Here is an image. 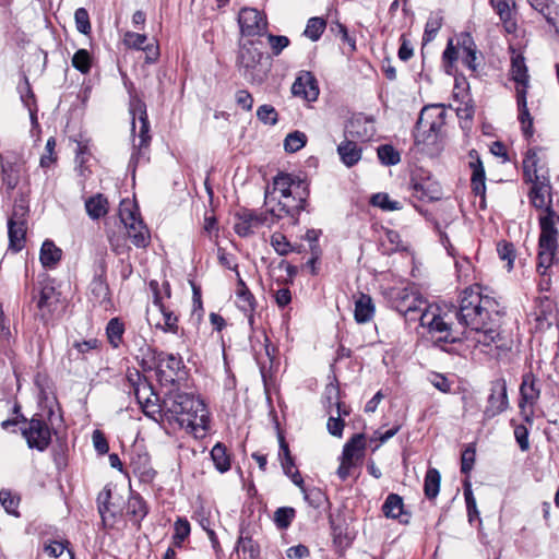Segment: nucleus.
Masks as SVG:
<instances>
[{
	"label": "nucleus",
	"mask_w": 559,
	"mask_h": 559,
	"mask_svg": "<svg viewBox=\"0 0 559 559\" xmlns=\"http://www.w3.org/2000/svg\"><path fill=\"white\" fill-rule=\"evenodd\" d=\"M492 8L499 15L504 29L508 33H513L516 29L514 21L515 1L514 0H490Z\"/></svg>",
	"instance_id": "obj_25"
},
{
	"label": "nucleus",
	"mask_w": 559,
	"mask_h": 559,
	"mask_svg": "<svg viewBox=\"0 0 559 559\" xmlns=\"http://www.w3.org/2000/svg\"><path fill=\"white\" fill-rule=\"evenodd\" d=\"M100 343L97 338H88L83 341H75L72 344L73 349L78 352V354L85 355L93 350H98Z\"/></svg>",
	"instance_id": "obj_62"
},
{
	"label": "nucleus",
	"mask_w": 559,
	"mask_h": 559,
	"mask_svg": "<svg viewBox=\"0 0 559 559\" xmlns=\"http://www.w3.org/2000/svg\"><path fill=\"white\" fill-rule=\"evenodd\" d=\"M366 450L365 437L361 433L353 436L344 445L340 457V466L336 471L337 476L345 480L352 469L360 465Z\"/></svg>",
	"instance_id": "obj_9"
},
{
	"label": "nucleus",
	"mask_w": 559,
	"mask_h": 559,
	"mask_svg": "<svg viewBox=\"0 0 559 559\" xmlns=\"http://www.w3.org/2000/svg\"><path fill=\"white\" fill-rule=\"evenodd\" d=\"M25 213L26 209L23 205H16L8 221L9 248L14 252L22 250L25 243L26 225L23 219Z\"/></svg>",
	"instance_id": "obj_18"
},
{
	"label": "nucleus",
	"mask_w": 559,
	"mask_h": 559,
	"mask_svg": "<svg viewBox=\"0 0 559 559\" xmlns=\"http://www.w3.org/2000/svg\"><path fill=\"white\" fill-rule=\"evenodd\" d=\"M393 302L395 309L405 317H409V319H414L412 317L413 313L421 312L425 310V300L420 297V295L411 289L403 288L396 290L393 297Z\"/></svg>",
	"instance_id": "obj_19"
},
{
	"label": "nucleus",
	"mask_w": 559,
	"mask_h": 559,
	"mask_svg": "<svg viewBox=\"0 0 559 559\" xmlns=\"http://www.w3.org/2000/svg\"><path fill=\"white\" fill-rule=\"evenodd\" d=\"M123 332H124V328H123V324L119 321V319L114 318L108 322L107 328H106V334H107L109 343L114 347L119 346V344L122 340Z\"/></svg>",
	"instance_id": "obj_44"
},
{
	"label": "nucleus",
	"mask_w": 559,
	"mask_h": 559,
	"mask_svg": "<svg viewBox=\"0 0 559 559\" xmlns=\"http://www.w3.org/2000/svg\"><path fill=\"white\" fill-rule=\"evenodd\" d=\"M241 34L247 37L261 36L266 33L265 15L254 8H243L238 14Z\"/></svg>",
	"instance_id": "obj_15"
},
{
	"label": "nucleus",
	"mask_w": 559,
	"mask_h": 559,
	"mask_svg": "<svg viewBox=\"0 0 559 559\" xmlns=\"http://www.w3.org/2000/svg\"><path fill=\"white\" fill-rule=\"evenodd\" d=\"M382 512L389 519H401L404 514L402 497L396 493H390L382 506Z\"/></svg>",
	"instance_id": "obj_33"
},
{
	"label": "nucleus",
	"mask_w": 559,
	"mask_h": 559,
	"mask_svg": "<svg viewBox=\"0 0 559 559\" xmlns=\"http://www.w3.org/2000/svg\"><path fill=\"white\" fill-rule=\"evenodd\" d=\"M441 476L437 468H429L425 476L424 492L428 499H435L440 490Z\"/></svg>",
	"instance_id": "obj_36"
},
{
	"label": "nucleus",
	"mask_w": 559,
	"mask_h": 559,
	"mask_svg": "<svg viewBox=\"0 0 559 559\" xmlns=\"http://www.w3.org/2000/svg\"><path fill=\"white\" fill-rule=\"evenodd\" d=\"M341 160L347 166L352 167L357 164L361 158V148L356 142L345 141L337 147Z\"/></svg>",
	"instance_id": "obj_32"
},
{
	"label": "nucleus",
	"mask_w": 559,
	"mask_h": 559,
	"mask_svg": "<svg viewBox=\"0 0 559 559\" xmlns=\"http://www.w3.org/2000/svg\"><path fill=\"white\" fill-rule=\"evenodd\" d=\"M374 316V305L370 296L360 294L355 301L354 318L357 323H367Z\"/></svg>",
	"instance_id": "obj_28"
},
{
	"label": "nucleus",
	"mask_w": 559,
	"mask_h": 559,
	"mask_svg": "<svg viewBox=\"0 0 559 559\" xmlns=\"http://www.w3.org/2000/svg\"><path fill=\"white\" fill-rule=\"evenodd\" d=\"M119 217L132 243L138 248H146L151 242V235L132 201L124 199L120 202Z\"/></svg>",
	"instance_id": "obj_4"
},
{
	"label": "nucleus",
	"mask_w": 559,
	"mask_h": 559,
	"mask_svg": "<svg viewBox=\"0 0 559 559\" xmlns=\"http://www.w3.org/2000/svg\"><path fill=\"white\" fill-rule=\"evenodd\" d=\"M456 318L468 329L466 338L480 352L500 358L512 349L513 340L502 328L503 312L499 302L483 294L479 286L463 290Z\"/></svg>",
	"instance_id": "obj_1"
},
{
	"label": "nucleus",
	"mask_w": 559,
	"mask_h": 559,
	"mask_svg": "<svg viewBox=\"0 0 559 559\" xmlns=\"http://www.w3.org/2000/svg\"><path fill=\"white\" fill-rule=\"evenodd\" d=\"M542 151L543 150L539 147H532L527 150L525 154L523 159V174L527 182L547 177L545 174H539L543 168L540 166L542 158L539 156Z\"/></svg>",
	"instance_id": "obj_24"
},
{
	"label": "nucleus",
	"mask_w": 559,
	"mask_h": 559,
	"mask_svg": "<svg viewBox=\"0 0 559 559\" xmlns=\"http://www.w3.org/2000/svg\"><path fill=\"white\" fill-rule=\"evenodd\" d=\"M72 66L82 73L91 69V55L86 49H79L72 57Z\"/></svg>",
	"instance_id": "obj_52"
},
{
	"label": "nucleus",
	"mask_w": 559,
	"mask_h": 559,
	"mask_svg": "<svg viewBox=\"0 0 559 559\" xmlns=\"http://www.w3.org/2000/svg\"><path fill=\"white\" fill-rule=\"evenodd\" d=\"M445 111L440 105L426 106L420 111L415 130V141L425 142L436 135L444 124Z\"/></svg>",
	"instance_id": "obj_8"
},
{
	"label": "nucleus",
	"mask_w": 559,
	"mask_h": 559,
	"mask_svg": "<svg viewBox=\"0 0 559 559\" xmlns=\"http://www.w3.org/2000/svg\"><path fill=\"white\" fill-rule=\"evenodd\" d=\"M526 95L523 90L516 95V104L519 109V120L522 124L523 132L526 135L532 134L533 118L527 108Z\"/></svg>",
	"instance_id": "obj_34"
},
{
	"label": "nucleus",
	"mask_w": 559,
	"mask_h": 559,
	"mask_svg": "<svg viewBox=\"0 0 559 559\" xmlns=\"http://www.w3.org/2000/svg\"><path fill=\"white\" fill-rule=\"evenodd\" d=\"M127 513L134 518L139 524L141 520L147 514L146 506L143 499L139 496H133L128 500Z\"/></svg>",
	"instance_id": "obj_41"
},
{
	"label": "nucleus",
	"mask_w": 559,
	"mask_h": 559,
	"mask_svg": "<svg viewBox=\"0 0 559 559\" xmlns=\"http://www.w3.org/2000/svg\"><path fill=\"white\" fill-rule=\"evenodd\" d=\"M147 37L143 34H138L134 32H127L123 36V44L133 49H143L145 50L147 47H144Z\"/></svg>",
	"instance_id": "obj_58"
},
{
	"label": "nucleus",
	"mask_w": 559,
	"mask_h": 559,
	"mask_svg": "<svg viewBox=\"0 0 559 559\" xmlns=\"http://www.w3.org/2000/svg\"><path fill=\"white\" fill-rule=\"evenodd\" d=\"M147 321L151 325H155L164 332L177 333L178 331V318L162 304L157 294L152 308L147 310Z\"/></svg>",
	"instance_id": "obj_16"
},
{
	"label": "nucleus",
	"mask_w": 559,
	"mask_h": 559,
	"mask_svg": "<svg viewBox=\"0 0 559 559\" xmlns=\"http://www.w3.org/2000/svg\"><path fill=\"white\" fill-rule=\"evenodd\" d=\"M56 140L55 138H49L46 142L45 151L46 153L41 155L39 164L43 168L50 167L56 162L55 155Z\"/></svg>",
	"instance_id": "obj_60"
},
{
	"label": "nucleus",
	"mask_w": 559,
	"mask_h": 559,
	"mask_svg": "<svg viewBox=\"0 0 559 559\" xmlns=\"http://www.w3.org/2000/svg\"><path fill=\"white\" fill-rule=\"evenodd\" d=\"M540 392L539 379L533 372L524 373L520 385L519 408L527 424H533L534 407L540 397Z\"/></svg>",
	"instance_id": "obj_7"
},
{
	"label": "nucleus",
	"mask_w": 559,
	"mask_h": 559,
	"mask_svg": "<svg viewBox=\"0 0 559 559\" xmlns=\"http://www.w3.org/2000/svg\"><path fill=\"white\" fill-rule=\"evenodd\" d=\"M62 251L51 240H45L40 248L39 260L44 267L53 269L61 260Z\"/></svg>",
	"instance_id": "obj_30"
},
{
	"label": "nucleus",
	"mask_w": 559,
	"mask_h": 559,
	"mask_svg": "<svg viewBox=\"0 0 559 559\" xmlns=\"http://www.w3.org/2000/svg\"><path fill=\"white\" fill-rule=\"evenodd\" d=\"M130 467L132 468V472L135 475H138L143 481L153 480L156 474L151 464V459L147 453H136L132 455Z\"/></svg>",
	"instance_id": "obj_26"
},
{
	"label": "nucleus",
	"mask_w": 559,
	"mask_h": 559,
	"mask_svg": "<svg viewBox=\"0 0 559 559\" xmlns=\"http://www.w3.org/2000/svg\"><path fill=\"white\" fill-rule=\"evenodd\" d=\"M509 406L507 383L504 380H497L492 383L491 393L488 397V405L484 412L486 418H492Z\"/></svg>",
	"instance_id": "obj_21"
},
{
	"label": "nucleus",
	"mask_w": 559,
	"mask_h": 559,
	"mask_svg": "<svg viewBox=\"0 0 559 559\" xmlns=\"http://www.w3.org/2000/svg\"><path fill=\"white\" fill-rule=\"evenodd\" d=\"M261 52L252 46L243 45L239 50V67L243 71V76L252 83H261L266 75V70L261 66Z\"/></svg>",
	"instance_id": "obj_13"
},
{
	"label": "nucleus",
	"mask_w": 559,
	"mask_h": 559,
	"mask_svg": "<svg viewBox=\"0 0 559 559\" xmlns=\"http://www.w3.org/2000/svg\"><path fill=\"white\" fill-rule=\"evenodd\" d=\"M0 502L4 510L12 515L17 516V507H19V499L13 496L10 491L1 490L0 491Z\"/></svg>",
	"instance_id": "obj_57"
},
{
	"label": "nucleus",
	"mask_w": 559,
	"mask_h": 559,
	"mask_svg": "<svg viewBox=\"0 0 559 559\" xmlns=\"http://www.w3.org/2000/svg\"><path fill=\"white\" fill-rule=\"evenodd\" d=\"M469 165L472 168V189L475 194L483 195L486 190V177L483 163L479 158H477L475 162H471Z\"/></svg>",
	"instance_id": "obj_35"
},
{
	"label": "nucleus",
	"mask_w": 559,
	"mask_h": 559,
	"mask_svg": "<svg viewBox=\"0 0 559 559\" xmlns=\"http://www.w3.org/2000/svg\"><path fill=\"white\" fill-rule=\"evenodd\" d=\"M28 448L45 451L51 442V429L41 418L34 416L21 428Z\"/></svg>",
	"instance_id": "obj_12"
},
{
	"label": "nucleus",
	"mask_w": 559,
	"mask_h": 559,
	"mask_svg": "<svg viewBox=\"0 0 559 559\" xmlns=\"http://www.w3.org/2000/svg\"><path fill=\"white\" fill-rule=\"evenodd\" d=\"M84 205L88 217L93 221L104 217L109 211V202L102 193L87 198Z\"/></svg>",
	"instance_id": "obj_27"
},
{
	"label": "nucleus",
	"mask_w": 559,
	"mask_h": 559,
	"mask_svg": "<svg viewBox=\"0 0 559 559\" xmlns=\"http://www.w3.org/2000/svg\"><path fill=\"white\" fill-rule=\"evenodd\" d=\"M371 204L373 206H378L384 211H396V210H401L402 206L400 204V202L397 201H392L390 198H389V194L386 193H376L372 195L371 198Z\"/></svg>",
	"instance_id": "obj_50"
},
{
	"label": "nucleus",
	"mask_w": 559,
	"mask_h": 559,
	"mask_svg": "<svg viewBox=\"0 0 559 559\" xmlns=\"http://www.w3.org/2000/svg\"><path fill=\"white\" fill-rule=\"evenodd\" d=\"M326 27V21L323 17L314 16L308 20L304 35L312 41H317Z\"/></svg>",
	"instance_id": "obj_39"
},
{
	"label": "nucleus",
	"mask_w": 559,
	"mask_h": 559,
	"mask_svg": "<svg viewBox=\"0 0 559 559\" xmlns=\"http://www.w3.org/2000/svg\"><path fill=\"white\" fill-rule=\"evenodd\" d=\"M532 187L528 192V198L532 205L542 211L539 215V225L542 226V219H550L551 226L555 227L559 216L556 215L552 209V193L549 177L539 178L531 181Z\"/></svg>",
	"instance_id": "obj_6"
},
{
	"label": "nucleus",
	"mask_w": 559,
	"mask_h": 559,
	"mask_svg": "<svg viewBox=\"0 0 559 559\" xmlns=\"http://www.w3.org/2000/svg\"><path fill=\"white\" fill-rule=\"evenodd\" d=\"M307 143V136L304 132L294 131L286 135L284 140V148L288 153H295L301 150Z\"/></svg>",
	"instance_id": "obj_43"
},
{
	"label": "nucleus",
	"mask_w": 559,
	"mask_h": 559,
	"mask_svg": "<svg viewBox=\"0 0 559 559\" xmlns=\"http://www.w3.org/2000/svg\"><path fill=\"white\" fill-rule=\"evenodd\" d=\"M273 223L274 219L269 222L266 214H257L250 210H241L235 214L234 230L240 237H248L262 226H270Z\"/></svg>",
	"instance_id": "obj_14"
},
{
	"label": "nucleus",
	"mask_w": 559,
	"mask_h": 559,
	"mask_svg": "<svg viewBox=\"0 0 559 559\" xmlns=\"http://www.w3.org/2000/svg\"><path fill=\"white\" fill-rule=\"evenodd\" d=\"M300 188L301 181H296L288 174H278L273 179L272 190L265 192V205L271 216L280 219L299 214L305 203L304 195L297 191Z\"/></svg>",
	"instance_id": "obj_3"
},
{
	"label": "nucleus",
	"mask_w": 559,
	"mask_h": 559,
	"mask_svg": "<svg viewBox=\"0 0 559 559\" xmlns=\"http://www.w3.org/2000/svg\"><path fill=\"white\" fill-rule=\"evenodd\" d=\"M165 415L195 438H203L210 427L209 411L204 402L192 394L170 392L164 399Z\"/></svg>",
	"instance_id": "obj_2"
},
{
	"label": "nucleus",
	"mask_w": 559,
	"mask_h": 559,
	"mask_svg": "<svg viewBox=\"0 0 559 559\" xmlns=\"http://www.w3.org/2000/svg\"><path fill=\"white\" fill-rule=\"evenodd\" d=\"M181 366V359L173 354H160L158 356V367L160 369L166 368L171 372L179 370Z\"/></svg>",
	"instance_id": "obj_61"
},
{
	"label": "nucleus",
	"mask_w": 559,
	"mask_h": 559,
	"mask_svg": "<svg viewBox=\"0 0 559 559\" xmlns=\"http://www.w3.org/2000/svg\"><path fill=\"white\" fill-rule=\"evenodd\" d=\"M278 441H280L278 456L281 460L283 471L286 475H290L292 469H294L293 456L290 455L288 444L286 443L283 436H280Z\"/></svg>",
	"instance_id": "obj_46"
},
{
	"label": "nucleus",
	"mask_w": 559,
	"mask_h": 559,
	"mask_svg": "<svg viewBox=\"0 0 559 559\" xmlns=\"http://www.w3.org/2000/svg\"><path fill=\"white\" fill-rule=\"evenodd\" d=\"M381 246L386 253H393L399 250H405L406 246L403 243L401 235L396 230H385Z\"/></svg>",
	"instance_id": "obj_38"
},
{
	"label": "nucleus",
	"mask_w": 559,
	"mask_h": 559,
	"mask_svg": "<svg viewBox=\"0 0 559 559\" xmlns=\"http://www.w3.org/2000/svg\"><path fill=\"white\" fill-rule=\"evenodd\" d=\"M271 246L280 255H286L294 250L287 238L281 233H274L271 237Z\"/></svg>",
	"instance_id": "obj_53"
},
{
	"label": "nucleus",
	"mask_w": 559,
	"mask_h": 559,
	"mask_svg": "<svg viewBox=\"0 0 559 559\" xmlns=\"http://www.w3.org/2000/svg\"><path fill=\"white\" fill-rule=\"evenodd\" d=\"M442 25V17L438 14H431L429 19L427 20L426 26H425V33H424V40L430 41L432 40L438 31L441 28Z\"/></svg>",
	"instance_id": "obj_55"
},
{
	"label": "nucleus",
	"mask_w": 559,
	"mask_h": 559,
	"mask_svg": "<svg viewBox=\"0 0 559 559\" xmlns=\"http://www.w3.org/2000/svg\"><path fill=\"white\" fill-rule=\"evenodd\" d=\"M324 396L328 401L329 420L326 424L329 432L334 437H342L344 421L342 416H347L349 411L340 401V390L336 385L330 383L325 386Z\"/></svg>",
	"instance_id": "obj_11"
},
{
	"label": "nucleus",
	"mask_w": 559,
	"mask_h": 559,
	"mask_svg": "<svg viewBox=\"0 0 559 559\" xmlns=\"http://www.w3.org/2000/svg\"><path fill=\"white\" fill-rule=\"evenodd\" d=\"M57 300L56 289L52 286H45L36 299L37 308L43 312H50L53 302Z\"/></svg>",
	"instance_id": "obj_40"
},
{
	"label": "nucleus",
	"mask_w": 559,
	"mask_h": 559,
	"mask_svg": "<svg viewBox=\"0 0 559 559\" xmlns=\"http://www.w3.org/2000/svg\"><path fill=\"white\" fill-rule=\"evenodd\" d=\"M378 157L384 165H396L401 159L399 152L388 144L378 147Z\"/></svg>",
	"instance_id": "obj_51"
},
{
	"label": "nucleus",
	"mask_w": 559,
	"mask_h": 559,
	"mask_svg": "<svg viewBox=\"0 0 559 559\" xmlns=\"http://www.w3.org/2000/svg\"><path fill=\"white\" fill-rule=\"evenodd\" d=\"M462 62L473 72L476 71V47L469 34H462L460 41Z\"/></svg>",
	"instance_id": "obj_29"
},
{
	"label": "nucleus",
	"mask_w": 559,
	"mask_h": 559,
	"mask_svg": "<svg viewBox=\"0 0 559 559\" xmlns=\"http://www.w3.org/2000/svg\"><path fill=\"white\" fill-rule=\"evenodd\" d=\"M237 278L238 287L236 292V304L238 308L245 313H252L255 307L254 297L246 286L239 273H237Z\"/></svg>",
	"instance_id": "obj_31"
},
{
	"label": "nucleus",
	"mask_w": 559,
	"mask_h": 559,
	"mask_svg": "<svg viewBox=\"0 0 559 559\" xmlns=\"http://www.w3.org/2000/svg\"><path fill=\"white\" fill-rule=\"evenodd\" d=\"M305 499L313 508H321L326 502L324 492L319 488H302Z\"/></svg>",
	"instance_id": "obj_54"
},
{
	"label": "nucleus",
	"mask_w": 559,
	"mask_h": 559,
	"mask_svg": "<svg viewBox=\"0 0 559 559\" xmlns=\"http://www.w3.org/2000/svg\"><path fill=\"white\" fill-rule=\"evenodd\" d=\"M514 437L523 452L530 449L528 429L524 425H516L514 427Z\"/></svg>",
	"instance_id": "obj_64"
},
{
	"label": "nucleus",
	"mask_w": 559,
	"mask_h": 559,
	"mask_svg": "<svg viewBox=\"0 0 559 559\" xmlns=\"http://www.w3.org/2000/svg\"><path fill=\"white\" fill-rule=\"evenodd\" d=\"M135 397L147 417L155 421L162 419L163 413L165 414L164 403H158V396L152 392L150 385H139L135 389Z\"/></svg>",
	"instance_id": "obj_20"
},
{
	"label": "nucleus",
	"mask_w": 559,
	"mask_h": 559,
	"mask_svg": "<svg viewBox=\"0 0 559 559\" xmlns=\"http://www.w3.org/2000/svg\"><path fill=\"white\" fill-rule=\"evenodd\" d=\"M497 252L500 258V260L506 261V267L508 271H511L513 269V263L515 259V250L512 243L510 242H499L497 245Z\"/></svg>",
	"instance_id": "obj_48"
},
{
	"label": "nucleus",
	"mask_w": 559,
	"mask_h": 559,
	"mask_svg": "<svg viewBox=\"0 0 559 559\" xmlns=\"http://www.w3.org/2000/svg\"><path fill=\"white\" fill-rule=\"evenodd\" d=\"M295 518V510L289 507L278 508L274 513V522L281 530L287 528Z\"/></svg>",
	"instance_id": "obj_47"
},
{
	"label": "nucleus",
	"mask_w": 559,
	"mask_h": 559,
	"mask_svg": "<svg viewBox=\"0 0 559 559\" xmlns=\"http://www.w3.org/2000/svg\"><path fill=\"white\" fill-rule=\"evenodd\" d=\"M74 19L78 31L84 35H87L91 32L88 12L84 8H79L74 13Z\"/></svg>",
	"instance_id": "obj_59"
},
{
	"label": "nucleus",
	"mask_w": 559,
	"mask_h": 559,
	"mask_svg": "<svg viewBox=\"0 0 559 559\" xmlns=\"http://www.w3.org/2000/svg\"><path fill=\"white\" fill-rule=\"evenodd\" d=\"M292 93L307 102L316 100L319 96L317 80L310 72L300 74L292 85Z\"/></svg>",
	"instance_id": "obj_22"
},
{
	"label": "nucleus",
	"mask_w": 559,
	"mask_h": 559,
	"mask_svg": "<svg viewBox=\"0 0 559 559\" xmlns=\"http://www.w3.org/2000/svg\"><path fill=\"white\" fill-rule=\"evenodd\" d=\"M190 524L187 519L178 518L174 524L173 543L180 547L185 539L190 535Z\"/></svg>",
	"instance_id": "obj_45"
},
{
	"label": "nucleus",
	"mask_w": 559,
	"mask_h": 559,
	"mask_svg": "<svg viewBox=\"0 0 559 559\" xmlns=\"http://www.w3.org/2000/svg\"><path fill=\"white\" fill-rule=\"evenodd\" d=\"M419 321L420 324L427 326L431 333L440 334V336H438L439 341H455L451 334L448 322L439 314V308L437 306L425 307V310L419 316Z\"/></svg>",
	"instance_id": "obj_17"
},
{
	"label": "nucleus",
	"mask_w": 559,
	"mask_h": 559,
	"mask_svg": "<svg viewBox=\"0 0 559 559\" xmlns=\"http://www.w3.org/2000/svg\"><path fill=\"white\" fill-rule=\"evenodd\" d=\"M556 227L551 226L550 219L546 217L542 219V228L539 236V252L537 271L540 275H545L546 271L551 266L557 251Z\"/></svg>",
	"instance_id": "obj_10"
},
{
	"label": "nucleus",
	"mask_w": 559,
	"mask_h": 559,
	"mask_svg": "<svg viewBox=\"0 0 559 559\" xmlns=\"http://www.w3.org/2000/svg\"><path fill=\"white\" fill-rule=\"evenodd\" d=\"M130 114L132 115V133L134 135L133 146L138 150L131 157V163H139L142 156V150L148 146L151 136L150 123L147 119L146 106L141 99H133L130 104Z\"/></svg>",
	"instance_id": "obj_5"
},
{
	"label": "nucleus",
	"mask_w": 559,
	"mask_h": 559,
	"mask_svg": "<svg viewBox=\"0 0 559 559\" xmlns=\"http://www.w3.org/2000/svg\"><path fill=\"white\" fill-rule=\"evenodd\" d=\"M211 456L219 472L224 473L229 469L230 461L226 453V448L223 444H215L211 451Z\"/></svg>",
	"instance_id": "obj_42"
},
{
	"label": "nucleus",
	"mask_w": 559,
	"mask_h": 559,
	"mask_svg": "<svg viewBox=\"0 0 559 559\" xmlns=\"http://www.w3.org/2000/svg\"><path fill=\"white\" fill-rule=\"evenodd\" d=\"M2 182L8 190H13L20 182V167L13 163L1 164Z\"/></svg>",
	"instance_id": "obj_37"
},
{
	"label": "nucleus",
	"mask_w": 559,
	"mask_h": 559,
	"mask_svg": "<svg viewBox=\"0 0 559 559\" xmlns=\"http://www.w3.org/2000/svg\"><path fill=\"white\" fill-rule=\"evenodd\" d=\"M267 41L275 56H278L289 45L288 37L282 35L269 34Z\"/></svg>",
	"instance_id": "obj_63"
},
{
	"label": "nucleus",
	"mask_w": 559,
	"mask_h": 559,
	"mask_svg": "<svg viewBox=\"0 0 559 559\" xmlns=\"http://www.w3.org/2000/svg\"><path fill=\"white\" fill-rule=\"evenodd\" d=\"M257 117L258 119L269 126H274L278 121V114L276 109L272 105H261L257 109Z\"/></svg>",
	"instance_id": "obj_49"
},
{
	"label": "nucleus",
	"mask_w": 559,
	"mask_h": 559,
	"mask_svg": "<svg viewBox=\"0 0 559 559\" xmlns=\"http://www.w3.org/2000/svg\"><path fill=\"white\" fill-rule=\"evenodd\" d=\"M510 78L515 83V94L522 90L523 94H527L530 87V74L522 55H514L511 59Z\"/></svg>",
	"instance_id": "obj_23"
},
{
	"label": "nucleus",
	"mask_w": 559,
	"mask_h": 559,
	"mask_svg": "<svg viewBox=\"0 0 559 559\" xmlns=\"http://www.w3.org/2000/svg\"><path fill=\"white\" fill-rule=\"evenodd\" d=\"M238 550L248 556L249 559H255L259 556V546L251 537H240L238 539Z\"/></svg>",
	"instance_id": "obj_56"
}]
</instances>
